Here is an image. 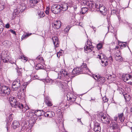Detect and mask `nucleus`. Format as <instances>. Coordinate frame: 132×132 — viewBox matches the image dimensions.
<instances>
[{"instance_id":"10","label":"nucleus","mask_w":132,"mask_h":132,"mask_svg":"<svg viewBox=\"0 0 132 132\" xmlns=\"http://www.w3.org/2000/svg\"><path fill=\"white\" fill-rule=\"evenodd\" d=\"M67 100L71 102H74L76 100V97L71 93L68 94L67 95Z\"/></svg>"},{"instance_id":"55","label":"nucleus","mask_w":132,"mask_h":132,"mask_svg":"<svg viewBox=\"0 0 132 132\" xmlns=\"http://www.w3.org/2000/svg\"><path fill=\"white\" fill-rule=\"evenodd\" d=\"M50 79H46V82L47 83H50Z\"/></svg>"},{"instance_id":"53","label":"nucleus","mask_w":132,"mask_h":132,"mask_svg":"<svg viewBox=\"0 0 132 132\" xmlns=\"http://www.w3.org/2000/svg\"><path fill=\"white\" fill-rule=\"evenodd\" d=\"M50 80V83L51 84H53L54 83V81L52 79H51Z\"/></svg>"},{"instance_id":"35","label":"nucleus","mask_w":132,"mask_h":132,"mask_svg":"<svg viewBox=\"0 0 132 132\" xmlns=\"http://www.w3.org/2000/svg\"><path fill=\"white\" fill-rule=\"evenodd\" d=\"M71 28L70 26H67L63 30L65 34L67 33Z\"/></svg>"},{"instance_id":"29","label":"nucleus","mask_w":132,"mask_h":132,"mask_svg":"<svg viewBox=\"0 0 132 132\" xmlns=\"http://www.w3.org/2000/svg\"><path fill=\"white\" fill-rule=\"evenodd\" d=\"M88 10L87 7H84L82 8L81 11L80 12V14H84L86 13Z\"/></svg>"},{"instance_id":"15","label":"nucleus","mask_w":132,"mask_h":132,"mask_svg":"<svg viewBox=\"0 0 132 132\" xmlns=\"http://www.w3.org/2000/svg\"><path fill=\"white\" fill-rule=\"evenodd\" d=\"M115 59L118 61H121L123 60L122 57L120 56V54L119 51H118L116 54Z\"/></svg>"},{"instance_id":"60","label":"nucleus","mask_w":132,"mask_h":132,"mask_svg":"<svg viewBox=\"0 0 132 132\" xmlns=\"http://www.w3.org/2000/svg\"><path fill=\"white\" fill-rule=\"evenodd\" d=\"M60 51V55H62V53H63V51L61 50V51Z\"/></svg>"},{"instance_id":"23","label":"nucleus","mask_w":132,"mask_h":132,"mask_svg":"<svg viewBox=\"0 0 132 132\" xmlns=\"http://www.w3.org/2000/svg\"><path fill=\"white\" fill-rule=\"evenodd\" d=\"M86 4L90 8H93L94 7V4L93 2L91 1H88L86 3Z\"/></svg>"},{"instance_id":"9","label":"nucleus","mask_w":132,"mask_h":132,"mask_svg":"<svg viewBox=\"0 0 132 132\" xmlns=\"http://www.w3.org/2000/svg\"><path fill=\"white\" fill-rule=\"evenodd\" d=\"M82 73L87 74L90 72L88 68L87 67L85 63H83L81 66Z\"/></svg>"},{"instance_id":"11","label":"nucleus","mask_w":132,"mask_h":132,"mask_svg":"<svg viewBox=\"0 0 132 132\" xmlns=\"http://www.w3.org/2000/svg\"><path fill=\"white\" fill-rule=\"evenodd\" d=\"M81 67L80 68H74L72 71V74L74 76H76L79 74L82 73Z\"/></svg>"},{"instance_id":"19","label":"nucleus","mask_w":132,"mask_h":132,"mask_svg":"<svg viewBox=\"0 0 132 132\" xmlns=\"http://www.w3.org/2000/svg\"><path fill=\"white\" fill-rule=\"evenodd\" d=\"M44 115L45 116L52 117L55 115V113L53 112L49 111L46 112Z\"/></svg>"},{"instance_id":"50","label":"nucleus","mask_w":132,"mask_h":132,"mask_svg":"<svg viewBox=\"0 0 132 132\" xmlns=\"http://www.w3.org/2000/svg\"><path fill=\"white\" fill-rule=\"evenodd\" d=\"M24 108L26 109V110H24V111H26L27 110H28L29 109V107L27 105H26L24 107Z\"/></svg>"},{"instance_id":"63","label":"nucleus","mask_w":132,"mask_h":132,"mask_svg":"<svg viewBox=\"0 0 132 132\" xmlns=\"http://www.w3.org/2000/svg\"><path fill=\"white\" fill-rule=\"evenodd\" d=\"M119 48V46H116V47L115 48V49L116 50L118 49Z\"/></svg>"},{"instance_id":"25","label":"nucleus","mask_w":132,"mask_h":132,"mask_svg":"<svg viewBox=\"0 0 132 132\" xmlns=\"http://www.w3.org/2000/svg\"><path fill=\"white\" fill-rule=\"evenodd\" d=\"M12 125L13 128L15 129L19 126L20 124L18 121H14L13 122Z\"/></svg>"},{"instance_id":"14","label":"nucleus","mask_w":132,"mask_h":132,"mask_svg":"<svg viewBox=\"0 0 132 132\" xmlns=\"http://www.w3.org/2000/svg\"><path fill=\"white\" fill-rule=\"evenodd\" d=\"M94 129L95 132H100L101 128L99 123L97 122H95L94 124Z\"/></svg>"},{"instance_id":"13","label":"nucleus","mask_w":132,"mask_h":132,"mask_svg":"<svg viewBox=\"0 0 132 132\" xmlns=\"http://www.w3.org/2000/svg\"><path fill=\"white\" fill-rule=\"evenodd\" d=\"M53 44L55 48L58 47L59 46V42L58 38L56 36H53L52 38Z\"/></svg>"},{"instance_id":"64","label":"nucleus","mask_w":132,"mask_h":132,"mask_svg":"<svg viewBox=\"0 0 132 132\" xmlns=\"http://www.w3.org/2000/svg\"><path fill=\"white\" fill-rule=\"evenodd\" d=\"M25 129V127H22L21 130H23Z\"/></svg>"},{"instance_id":"33","label":"nucleus","mask_w":132,"mask_h":132,"mask_svg":"<svg viewBox=\"0 0 132 132\" xmlns=\"http://www.w3.org/2000/svg\"><path fill=\"white\" fill-rule=\"evenodd\" d=\"M64 82H61V81H59L57 82V84L58 86L60 87H61L62 88H63V84H64Z\"/></svg>"},{"instance_id":"51","label":"nucleus","mask_w":132,"mask_h":132,"mask_svg":"<svg viewBox=\"0 0 132 132\" xmlns=\"http://www.w3.org/2000/svg\"><path fill=\"white\" fill-rule=\"evenodd\" d=\"M109 61L110 63H111L113 61V59L112 56H111L109 57Z\"/></svg>"},{"instance_id":"7","label":"nucleus","mask_w":132,"mask_h":132,"mask_svg":"<svg viewBox=\"0 0 132 132\" xmlns=\"http://www.w3.org/2000/svg\"><path fill=\"white\" fill-rule=\"evenodd\" d=\"M20 86V79L18 78L15 79L13 82L12 85V88L15 90L18 89Z\"/></svg>"},{"instance_id":"42","label":"nucleus","mask_w":132,"mask_h":132,"mask_svg":"<svg viewBox=\"0 0 132 132\" xmlns=\"http://www.w3.org/2000/svg\"><path fill=\"white\" fill-rule=\"evenodd\" d=\"M12 114H10L8 118L7 119V121L8 122H10L12 120Z\"/></svg>"},{"instance_id":"58","label":"nucleus","mask_w":132,"mask_h":132,"mask_svg":"<svg viewBox=\"0 0 132 132\" xmlns=\"http://www.w3.org/2000/svg\"><path fill=\"white\" fill-rule=\"evenodd\" d=\"M45 13L46 14H48L49 13L48 10H46V11Z\"/></svg>"},{"instance_id":"44","label":"nucleus","mask_w":132,"mask_h":132,"mask_svg":"<svg viewBox=\"0 0 132 132\" xmlns=\"http://www.w3.org/2000/svg\"><path fill=\"white\" fill-rule=\"evenodd\" d=\"M99 76L97 75H93V77L94 78V79L96 80H97L99 77Z\"/></svg>"},{"instance_id":"56","label":"nucleus","mask_w":132,"mask_h":132,"mask_svg":"<svg viewBox=\"0 0 132 132\" xmlns=\"http://www.w3.org/2000/svg\"><path fill=\"white\" fill-rule=\"evenodd\" d=\"M3 61L5 63L7 62L8 61L7 60L5 59H3Z\"/></svg>"},{"instance_id":"54","label":"nucleus","mask_w":132,"mask_h":132,"mask_svg":"<svg viewBox=\"0 0 132 132\" xmlns=\"http://www.w3.org/2000/svg\"><path fill=\"white\" fill-rule=\"evenodd\" d=\"M60 52L59 51V52H58L57 53V56L58 58H59L60 57V55H60Z\"/></svg>"},{"instance_id":"52","label":"nucleus","mask_w":132,"mask_h":132,"mask_svg":"<svg viewBox=\"0 0 132 132\" xmlns=\"http://www.w3.org/2000/svg\"><path fill=\"white\" fill-rule=\"evenodd\" d=\"M3 30V24H0V30L1 31Z\"/></svg>"},{"instance_id":"48","label":"nucleus","mask_w":132,"mask_h":132,"mask_svg":"<svg viewBox=\"0 0 132 132\" xmlns=\"http://www.w3.org/2000/svg\"><path fill=\"white\" fill-rule=\"evenodd\" d=\"M9 31L13 34H14L15 35H16V34L15 31L11 29H10Z\"/></svg>"},{"instance_id":"41","label":"nucleus","mask_w":132,"mask_h":132,"mask_svg":"<svg viewBox=\"0 0 132 132\" xmlns=\"http://www.w3.org/2000/svg\"><path fill=\"white\" fill-rule=\"evenodd\" d=\"M101 5L99 3H97L95 4V6H94L93 9H94L95 8H96L97 9H99Z\"/></svg>"},{"instance_id":"57","label":"nucleus","mask_w":132,"mask_h":132,"mask_svg":"<svg viewBox=\"0 0 132 132\" xmlns=\"http://www.w3.org/2000/svg\"><path fill=\"white\" fill-rule=\"evenodd\" d=\"M10 27V25L9 23H7L6 25V27L7 28H9Z\"/></svg>"},{"instance_id":"2","label":"nucleus","mask_w":132,"mask_h":132,"mask_svg":"<svg viewBox=\"0 0 132 132\" xmlns=\"http://www.w3.org/2000/svg\"><path fill=\"white\" fill-rule=\"evenodd\" d=\"M10 103L12 106L15 108H19L20 109H23V105L17 102L15 98L12 96L9 98Z\"/></svg>"},{"instance_id":"47","label":"nucleus","mask_w":132,"mask_h":132,"mask_svg":"<svg viewBox=\"0 0 132 132\" xmlns=\"http://www.w3.org/2000/svg\"><path fill=\"white\" fill-rule=\"evenodd\" d=\"M103 100L104 102H106L108 101V99L106 97H103Z\"/></svg>"},{"instance_id":"24","label":"nucleus","mask_w":132,"mask_h":132,"mask_svg":"<svg viewBox=\"0 0 132 132\" xmlns=\"http://www.w3.org/2000/svg\"><path fill=\"white\" fill-rule=\"evenodd\" d=\"M110 127L112 128L113 129H115L117 127V125L113 120L111 121V124L109 125Z\"/></svg>"},{"instance_id":"61","label":"nucleus","mask_w":132,"mask_h":132,"mask_svg":"<svg viewBox=\"0 0 132 132\" xmlns=\"http://www.w3.org/2000/svg\"><path fill=\"white\" fill-rule=\"evenodd\" d=\"M20 93L19 94V96H18V97L19 98H20V99H22V97L21 96H20Z\"/></svg>"},{"instance_id":"4","label":"nucleus","mask_w":132,"mask_h":132,"mask_svg":"<svg viewBox=\"0 0 132 132\" xmlns=\"http://www.w3.org/2000/svg\"><path fill=\"white\" fill-rule=\"evenodd\" d=\"M85 45L84 47V51L85 53H88L92 50L93 46L90 41H87L85 44Z\"/></svg>"},{"instance_id":"27","label":"nucleus","mask_w":132,"mask_h":132,"mask_svg":"<svg viewBox=\"0 0 132 132\" xmlns=\"http://www.w3.org/2000/svg\"><path fill=\"white\" fill-rule=\"evenodd\" d=\"M123 95L126 102L129 101L131 98V97L128 94H123Z\"/></svg>"},{"instance_id":"37","label":"nucleus","mask_w":132,"mask_h":132,"mask_svg":"<svg viewBox=\"0 0 132 132\" xmlns=\"http://www.w3.org/2000/svg\"><path fill=\"white\" fill-rule=\"evenodd\" d=\"M31 35V33L30 34H27L26 35H23L21 37V39L22 40L24 39Z\"/></svg>"},{"instance_id":"20","label":"nucleus","mask_w":132,"mask_h":132,"mask_svg":"<svg viewBox=\"0 0 132 132\" xmlns=\"http://www.w3.org/2000/svg\"><path fill=\"white\" fill-rule=\"evenodd\" d=\"M39 1V0H32L29 3V7H33L34 5L37 3Z\"/></svg>"},{"instance_id":"8","label":"nucleus","mask_w":132,"mask_h":132,"mask_svg":"<svg viewBox=\"0 0 132 132\" xmlns=\"http://www.w3.org/2000/svg\"><path fill=\"white\" fill-rule=\"evenodd\" d=\"M123 81L125 82L131 80V81H129L128 83L132 85V76L131 75L128 74H125L123 75Z\"/></svg>"},{"instance_id":"22","label":"nucleus","mask_w":132,"mask_h":132,"mask_svg":"<svg viewBox=\"0 0 132 132\" xmlns=\"http://www.w3.org/2000/svg\"><path fill=\"white\" fill-rule=\"evenodd\" d=\"M43 111L42 110H36L35 112V114L37 117H39L42 115Z\"/></svg>"},{"instance_id":"1","label":"nucleus","mask_w":132,"mask_h":132,"mask_svg":"<svg viewBox=\"0 0 132 132\" xmlns=\"http://www.w3.org/2000/svg\"><path fill=\"white\" fill-rule=\"evenodd\" d=\"M11 90L9 87L3 85L2 86L0 84V95L3 96H7L10 93Z\"/></svg>"},{"instance_id":"6","label":"nucleus","mask_w":132,"mask_h":132,"mask_svg":"<svg viewBox=\"0 0 132 132\" xmlns=\"http://www.w3.org/2000/svg\"><path fill=\"white\" fill-rule=\"evenodd\" d=\"M61 6L59 5H53L51 8V11L54 13L57 14L61 11Z\"/></svg>"},{"instance_id":"32","label":"nucleus","mask_w":132,"mask_h":132,"mask_svg":"<svg viewBox=\"0 0 132 132\" xmlns=\"http://www.w3.org/2000/svg\"><path fill=\"white\" fill-rule=\"evenodd\" d=\"M123 114L122 113L121 114H118V116L121 122H123L124 121V118L123 117Z\"/></svg>"},{"instance_id":"40","label":"nucleus","mask_w":132,"mask_h":132,"mask_svg":"<svg viewBox=\"0 0 132 132\" xmlns=\"http://www.w3.org/2000/svg\"><path fill=\"white\" fill-rule=\"evenodd\" d=\"M4 3H0V11L3 10L4 8Z\"/></svg>"},{"instance_id":"21","label":"nucleus","mask_w":132,"mask_h":132,"mask_svg":"<svg viewBox=\"0 0 132 132\" xmlns=\"http://www.w3.org/2000/svg\"><path fill=\"white\" fill-rule=\"evenodd\" d=\"M60 8V10L63 11H65L68 8V6L67 4L66 3H64L62 5Z\"/></svg>"},{"instance_id":"46","label":"nucleus","mask_w":132,"mask_h":132,"mask_svg":"<svg viewBox=\"0 0 132 132\" xmlns=\"http://www.w3.org/2000/svg\"><path fill=\"white\" fill-rule=\"evenodd\" d=\"M21 59H23L25 61H27V59L26 57L24 56L23 55H21Z\"/></svg>"},{"instance_id":"17","label":"nucleus","mask_w":132,"mask_h":132,"mask_svg":"<svg viewBox=\"0 0 132 132\" xmlns=\"http://www.w3.org/2000/svg\"><path fill=\"white\" fill-rule=\"evenodd\" d=\"M36 15L38 18H40L43 17L45 16V14L43 11L39 10L37 11Z\"/></svg>"},{"instance_id":"34","label":"nucleus","mask_w":132,"mask_h":132,"mask_svg":"<svg viewBox=\"0 0 132 132\" xmlns=\"http://www.w3.org/2000/svg\"><path fill=\"white\" fill-rule=\"evenodd\" d=\"M64 82H61V81H59L57 82V84L58 86L60 87H61L62 88H63V84H64Z\"/></svg>"},{"instance_id":"18","label":"nucleus","mask_w":132,"mask_h":132,"mask_svg":"<svg viewBox=\"0 0 132 132\" xmlns=\"http://www.w3.org/2000/svg\"><path fill=\"white\" fill-rule=\"evenodd\" d=\"M101 62L102 65L103 66L105 67L108 65V60L106 57L104 59H101Z\"/></svg>"},{"instance_id":"16","label":"nucleus","mask_w":132,"mask_h":132,"mask_svg":"<svg viewBox=\"0 0 132 132\" xmlns=\"http://www.w3.org/2000/svg\"><path fill=\"white\" fill-rule=\"evenodd\" d=\"M100 12L103 15H105L106 13V9L105 7L101 5L99 9Z\"/></svg>"},{"instance_id":"39","label":"nucleus","mask_w":132,"mask_h":132,"mask_svg":"<svg viewBox=\"0 0 132 132\" xmlns=\"http://www.w3.org/2000/svg\"><path fill=\"white\" fill-rule=\"evenodd\" d=\"M117 90L120 94H124L123 92H124V90L122 88H118Z\"/></svg>"},{"instance_id":"49","label":"nucleus","mask_w":132,"mask_h":132,"mask_svg":"<svg viewBox=\"0 0 132 132\" xmlns=\"http://www.w3.org/2000/svg\"><path fill=\"white\" fill-rule=\"evenodd\" d=\"M23 86L24 88H22H22L21 89V90H20L21 91H22L23 92L24 89L26 88V85H23Z\"/></svg>"},{"instance_id":"28","label":"nucleus","mask_w":132,"mask_h":132,"mask_svg":"<svg viewBox=\"0 0 132 132\" xmlns=\"http://www.w3.org/2000/svg\"><path fill=\"white\" fill-rule=\"evenodd\" d=\"M97 80L100 82L101 84H102L105 82V79L103 77L100 76Z\"/></svg>"},{"instance_id":"26","label":"nucleus","mask_w":132,"mask_h":132,"mask_svg":"<svg viewBox=\"0 0 132 132\" xmlns=\"http://www.w3.org/2000/svg\"><path fill=\"white\" fill-rule=\"evenodd\" d=\"M36 61L38 62L41 63H44V60L43 58L40 55H39L36 58Z\"/></svg>"},{"instance_id":"45","label":"nucleus","mask_w":132,"mask_h":132,"mask_svg":"<svg viewBox=\"0 0 132 132\" xmlns=\"http://www.w3.org/2000/svg\"><path fill=\"white\" fill-rule=\"evenodd\" d=\"M124 43V44H121L120 45V47L121 48H122V47H125L126 45V42H122V43Z\"/></svg>"},{"instance_id":"31","label":"nucleus","mask_w":132,"mask_h":132,"mask_svg":"<svg viewBox=\"0 0 132 132\" xmlns=\"http://www.w3.org/2000/svg\"><path fill=\"white\" fill-rule=\"evenodd\" d=\"M43 66L42 64L39 63L37 64L36 65L35 68L36 69H43Z\"/></svg>"},{"instance_id":"62","label":"nucleus","mask_w":132,"mask_h":132,"mask_svg":"<svg viewBox=\"0 0 132 132\" xmlns=\"http://www.w3.org/2000/svg\"><path fill=\"white\" fill-rule=\"evenodd\" d=\"M117 118H118V117H115L114 118V120L116 121H117Z\"/></svg>"},{"instance_id":"43","label":"nucleus","mask_w":132,"mask_h":132,"mask_svg":"<svg viewBox=\"0 0 132 132\" xmlns=\"http://www.w3.org/2000/svg\"><path fill=\"white\" fill-rule=\"evenodd\" d=\"M102 46V44L101 43H99L97 45V48L98 49H99L101 48Z\"/></svg>"},{"instance_id":"3","label":"nucleus","mask_w":132,"mask_h":132,"mask_svg":"<svg viewBox=\"0 0 132 132\" xmlns=\"http://www.w3.org/2000/svg\"><path fill=\"white\" fill-rule=\"evenodd\" d=\"M100 115L101 116V120L102 122L107 124L109 123L110 120L109 117L107 116L106 114L102 112H100Z\"/></svg>"},{"instance_id":"36","label":"nucleus","mask_w":132,"mask_h":132,"mask_svg":"<svg viewBox=\"0 0 132 132\" xmlns=\"http://www.w3.org/2000/svg\"><path fill=\"white\" fill-rule=\"evenodd\" d=\"M45 102L47 105L49 106H51L52 105V103L51 101L48 99H46L45 100Z\"/></svg>"},{"instance_id":"12","label":"nucleus","mask_w":132,"mask_h":132,"mask_svg":"<svg viewBox=\"0 0 132 132\" xmlns=\"http://www.w3.org/2000/svg\"><path fill=\"white\" fill-rule=\"evenodd\" d=\"M52 26L57 29L60 28L61 26V23L59 20L54 21L52 24Z\"/></svg>"},{"instance_id":"59","label":"nucleus","mask_w":132,"mask_h":132,"mask_svg":"<svg viewBox=\"0 0 132 132\" xmlns=\"http://www.w3.org/2000/svg\"><path fill=\"white\" fill-rule=\"evenodd\" d=\"M92 29H93L94 30V31H96L95 28V27H93V26H92Z\"/></svg>"},{"instance_id":"30","label":"nucleus","mask_w":132,"mask_h":132,"mask_svg":"<svg viewBox=\"0 0 132 132\" xmlns=\"http://www.w3.org/2000/svg\"><path fill=\"white\" fill-rule=\"evenodd\" d=\"M106 57L104 55L101 53H100V54L98 55L97 56V58L101 60L102 59H103L105 58Z\"/></svg>"},{"instance_id":"38","label":"nucleus","mask_w":132,"mask_h":132,"mask_svg":"<svg viewBox=\"0 0 132 132\" xmlns=\"http://www.w3.org/2000/svg\"><path fill=\"white\" fill-rule=\"evenodd\" d=\"M21 69H18L17 71V75L19 76V77H22V72L21 70Z\"/></svg>"},{"instance_id":"5","label":"nucleus","mask_w":132,"mask_h":132,"mask_svg":"<svg viewBox=\"0 0 132 132\" xmlns=\"http://www.w3.org/2000/svg\"><path fill=\"white\" fill-rule=\"evenodd\" d=\"M69 74L65 70H62L58 73V78L61 80H64L65 78L69 77Z\"/></svg>"}]
</instances>
